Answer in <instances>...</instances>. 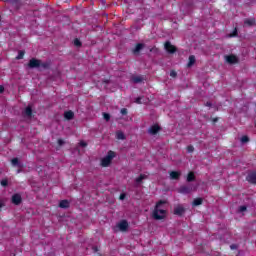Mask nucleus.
Wrapping results in <instances>:
<instances>
[{
	"instance_id": "9",
	"label": "nucleus",
	"mask_w": 256,
	"mask_h": 256,
	"mask_svg": "<svg viewBox=\"0 0 256 256\" xmlns=\"http://www.w3.org/2000/svg\"><path fill=\"white\" fill-rule=\"evenodd\" d=\"M160 131H161V126L159 124H154L149 128L148 133L150 135H157V133H159Z\"/></svg>"
},
{
	"instance_id": "31",
	"label": "nucleus",
	"mask_w": 256,
	"mask_h": 256,
	"mask_svg": "<svg viewBox=\"0 0 256 256\" xmlns=\"http://www.w3.org/2000/svg\"><path fill=\"white\" fill-rule=\"evenodd\" d=\"M187 151L188 153H193L195 151V147H193V145H189L187 146Z\"/></svg>"
},
{
	"instance_id": "45",
	"label": "nucleus",
	"mask_w": 256,
	"mask_h": 256,
	"mask_svg": "<svg viewBox=\"0 0 256 256\" xmlns=\"http://www.w3.org/2000/svg\"><path fill=\"white\" fill-rule=\"evenodd\" d=\"M2 208H3V203L0 202V209H2Z\"/></svg>"
},
{
	"instance_id": "13",
	"label": "nucleus",
	"mask_w": 256,
	"mask_h": 256,
	"mask_svg": "<svg viewBox=\"0 0 256 256\" xmlns=\"http://www.w3.org/2000/svg\"><path fill=\"white\" fill-rule=\"evenodd\" d=\"M169 175H170V179H172L173 181H178V179L181 178L180 171H170Z\"/></svg>"
},
{
	"instance_id": "37",
	"label": "nucleus",
	"mask_w": 256,
	"mask_h": 256,
	"mask_svg": "<svg viewBox=\"0 0 256 256\" xmlns=\"http://www.w3.org/2000/svg\"><path fill=\"white\" fill-rule=\"evenodd\" d=\"M170 77H173V78L177 77V72L175 70H172L170 72Z\"/></svg>"
},
{
	"instance_id": "38",
	"label": "nucleus",
	"mask_w": 256,
	"mask_h": 256,
	"mask_svg": "<svg viewBox=\"0 0 256 256\" xmlns=\"http://www.w3.org/2000/svg\"><path fill=\"white\" fill-rule=\"evenodd\" d=\"M79 145H80V147H87V142L82 140L79 142Z\"/></svg>"
},
{
	"instance_id": "41",
	"label": "nucleus",
	"mask_w": 256,
	"mask_h": 256,
	"mask_svg": "<svg viewBox=\"0 0 256 256\" xmlns=\"http://www.w3.org/2000/svg\"><path fill=\"white\" fill-rule=\"evenodd\" d=\"M103 83H105V85H108L109 79H104V80H103Z\"/></svg>"
},
{
	"instance_id": "11",
	"label": "nucleus",
	"mask_w": 256,
	"mask_h": 256,
	"mask_svg": "<svg viewBox=\"0 0 256 256\" xmlns=\"http://www.w3.org/2000/svg\"><path fill=\"white\" fill-rule=\"evenodd\" d=\"M142 49H145V44L137 43L136 46L132 49L133 55H139V53H141Z\"/></svg>"
},
{
	"instance_id": "19",
	"label": "nucleus",
	"mask_w": 256,
	"mask_h": 256,
	"mask_svg": "<svg viewBox=\"0 0 256 256\" xmlns=\"http://www.w3.org/2000/svg\"><path fill=\"white\" fill-rule=\"evenodd\" d=\"M116 138L119 139L120 141H125V133L123 131H117L116 132Z\"/></svg>"
},
{
	"instance_id": "6",
	"label": "nucleus",
	"mask_w": 256,
	"mask_h": 256,
	"mask_svg": "<svg viewBox=\"0 0 256 256\" xmlns=\"http://www.w3.org/2000/svg\"><path fill=\"white\" fill-rule=\"evenodd\" d=\"M246 181L250 183V185H256V170L250 171L246 176Z\"/></svg>"
},
{
	"instance_id": "47",
	"label": "nucleus",
	"mask_w": 256,
	"mask_h": 256,
	"mask_svg": "<svg viewBox=\"0 0 256 256\" xmlns=\"http://www.w3.org/2000/svg\"><path fill=\"white\" fill-rule=\"evenodd\" d=\"M234 35H237V31L234 32Z\"/></svg>"
},
{
	"instance_id": "4",
	"label": "nucleus",
	"mask_w": 256,
	"mask_h": 256,
	"mask_svg": "<svg viewBox=\"0 0 256 256\" xmlns=\"http://www.w3.org/2000/svg\"><path fill=\"white\" fill-rule=\"evenodd\" d=\"M164 49L170 55H173V53H177V47H175V45L171 44L170 41H166L164 43Z\"/></svg>"
},
{
	"instance_id": "48",
	"label": "nucleus",
	"mask_w": 256,
	"mask_h": 256,
	"mask_svg": "<svg viewBox=\"0 0 256 256\" xmlns=\"http://www.w3.org/2000/svg\"><path fill=\"white\" fill-rule=\"evenodd\" d=\"M102 3H105V0H102Z\"/></svg>"
},
{
	"instance_id": "3",
	"label": "nucleus",
	"mask_w": 256,
	"mask_h": 256,
	"mask_svg": "<svg viewBox=\"0 0 256 256\" xmlns=\"http://www.w3.org/2000/svg\"><path fill=\"white\" fill-rule=\"evenodd\" d=\"M127 229H129V222L127 220H122L113 227L114 233H119V231L125 232Z\"/></svg>"
},
{
	"instance_id": "18",
	"label": "nucleus",
	"mask_w": 256,
	"mask_h": 256,
	"mask_svg": "<svg viewBox=\"0 0 256 256\" xmlns=\"http://www.w3.org/2000/svg\"><path fill=\"white\" fill-rule=\"evenodd\" d=\"M193 207H199V205H203V198H195L192 202Z\"/></svg>"
},
{
	"instance_id": "44",
	"label": "nucleus",
	"mask_w": 256,
	"mask_h": 256,
	"mask_svg": "<svg viewBox=\"0 0 256 256\" xmlns=\"http://www.w3.org/2000/svg\"><path fill=\"white\" fill-rule=\"evenodd\" d=\"M217 121H219V118H214V119H213V122H214V123H217Z\"/></svg>"
},
{
	"instance_id": "35",
	"label": "nucleus",
	"mask_w": 256,
	"mask_h": 256,
	"mask_svg": "<svg viewBox=\"0 0 256 256\" xmlns=\"http://www.w3.org/2000/svg\"><path fill=\"white\" fill-rule=\"evenodd\" d=\"M125 197H127V194L121 193L119 196L120 201H125Z\"/></svg>"
},
{
	"instance_id": "24",
	"label": "nucleus",
	"mask_w": 256,
	"mask_h": 256,
	"mask_svg": "<svg viewBox=\"0 0 256 256\" xmlns=\"http://www.w3.org/2000/svg\"><path fill=\"white\" fill-rule=\"evenodd\" d=\"M40 67H42V69H50L51 67V62H42L40 60Z\"/></svg>"
},
{
	"instance_id": "29",
	"label": "nucleus",
	"mask_w": 256,
	"mask_h": 256,
	"mask_svg": "<svg viewBox=\"0 0 256 256\" xmlns=\"http://www.w3.org/2000/svg\"><path fill=\"white\" fill-rule=\"evenodd\" d=\"M241 143H249V136H242Z\"/></svg>"
},
{
	"instance_id": "32",
	"label": "nucleus",
	"mask_w": 256,
	"mask_h": 256,
	"mask_svg": "<svg viewBox=\"0 0 256 256\" xmlns=\"http://www.w3.org/2000/svg\"><path fill=\"white\" fill-rule=\"evenodd\" d=\"M1 185L2 187H7V185H9V181H7V179H4L1 181Z\"/></svg>"
},
{
	"instance_id": "36",
	"label": "nucleus",
	"mask_w": 256,
	"mask_h": 256,
	"mask_svg": "<svg viewBox=\"0 0 256 256\" xmlns=\"http://www.w3.org/2000/svg\"><path fill=\"white\" fill-rule=\"evenodd\" d=\"M120 113H121V115H127V113H128L127 108H122L120 110Z\"/></svg>"
},
{
	"instance_id": "7",
	"label": "nucleus",
	"mask_w": 256,
	"mask_h": 256,
	"mask_svg": "<svg viewBox=\"0 0 256 256\" xmlns=\"http://www.w3.org/2000/svg\"><path fill=\"white\" fill-rule=\"evenodd\" d=\"M226 62L229 63V65H235L239 63V58L235 56V54H230L225 56Z\"/></svg>"
},
{
	"instance_id": "21",
	"label": "nucleus",
	"mask_w": 256,
	"mask_h": 256,
	"mask_svg": "<svg viewBox=\"0 0 256 256\" xmlns=\"http://www.w3.org/2000/svg\"><path fill=\"white\" fill-rule=\"evenodd\" d=\"M186 181L188 183H191L193 181H195V173L194 172H189L186 178Z\"/></svg>"
},
{
	"instance_id": "12",
	"label": "nucleus",
	"mask_w": 256,
	"mask_h": 256,
	"mask_svg": "<svg viewBox=\"0 0 256 256\" xmlns=\"http://www.w3.org/2000/svg\"><path fill=\"white\" fill-rule=\"evenodd\" d=\"M191 191H193V187H191L189 185H182L179 188V193H182L184 195L191 193Z\"/></svg>"
},
{
	"instance_id": "5",
	"label": "nucleus",
	"mask_w": 256,
	"mask_h": 256,
	"mask_svg": "<svg viewBox=\"0 0 256 256\" xmlns=\"http://www.w3.org/2000/svg\"><path fill=\"white\" fill-rule=\"evenodd\" d=\"M28 67L30 69H39L41 67V60L32 58L29 60Z\"/></svg>"
},
{
	"instance_id": "23",
	"label": "nucleus",
	"mask_w": 256,
	"mask_h": 256,
	"mask_svg": "<svg viewBox=\"0 0 256 256\" xmlns=\"http://www.w3.org/2000/svg\"><path fill=\"white\" fill-rule=\"evenodd\" d=\"M25 115L26 117H33V108L31 106L25 108Z\"/></svg>"
},
{
	"instance_id": "26",
	"label": "nucleus",
	"mask_w": 256,
	"mask_h": 256,
	"mask_svg": "<svg viewBox=\"0 0 256 256\" xmlns=\"http://www.w3.org/2000/svg\"><path fill=\"white\" fill-rule=\"evenodd\" d=\"M132 81H133V83H142L143 82V77H141V76H134L132 78Z\"/></svg>"
},
{
	"instance_id": "46",
	"label": "nucleus",
	"mask_w": 256,
	"mask_h": 256,
	"mask_svg": "<svg viewBox=\"0 0 256 256\" xmlns=\"http://www.w3.org/2000/svg\"><path fill=\"white\" fill-rule=\"evenodd\" d=\"M17 173H21V169H18V170H17Z\"/></svg>"
},
{
	"instance_id": "40",
	"label": "nucleus",
	"mask_w": 256,
	"mask_h": 256,
	"mask_svg": "<svg viewBox=\"0 0 256 256\" xmlns=\"http://www.w3.org/2000/svg\"><path fill=\"white\" fill-rule=\"evenodd\" d=\"M230 249H232V250L237 249V244L230 245Z\"/></svg>"
},
{
	"instance_id": "17",
	"label": "nucleus",
	"mask_w": 256,
	"mask_h": 256,
	"mask_svg": "<svg viewBox=\"0 0 256 256\" xmlns=\"http://www.w3.org/2000/svg\"><path fill=\"white\" fill-rule=\"evenodd\" d=\"M143 179H147V175L140 174L139 177L135 179V183H137V185H141V183H143Z\"/></svg>"
},
{
	"instance_id": "42",
	"label": "nucleus",
	"mask_w": 256,
	"mask_h": 256,
	"mask_svg": "<svg viewBox=\"0 0 256 256\" xmlns=\"http://www.w3.org/2000/svg\"><path fill=\"white\" fill-rule=\"evenodd\" d=\"M3 91H5V87L0 86V93H3Z\"/></svg>"
},
{
	"instance_id": "2",
	"label": "nucleus",
	"mask_w": 256,
	"mask_h": 256,
	"mask_svg": "<svg viewBox=\"0 0 256 256\" xmlns=\"http://www.w3.org/2000/svg\"><path fill=\"white\" fill-rule=\"evenodd\" d=\"M117 157L115 151L110 150L107 152V155L101 159V167H109L111 165L113 159Z\"/></svg>"
},
{
	"instance_id": "43",
	"label": "nucleus",
	"mask_w": 256,
	"mask_h": 256,
	"mask_svg": "<svg viewBox=\"0 0 256 256\" xmlns=\"http://www.w3.org/2000/svg\"><path fill=\"white\" fill-rule=\"evenodd\" d=\"M211 105H212L211 102L206 103V107H211Z\"/></svg>"
},
{
	"instance_id": "15",
	"label": "nucleus",
	"mask_w": 256,
	"mask_h": 256,
	"mask_svg": "<svg viewBox=\"0 0 256 256\" xmlns=\"http://www.w3.org/2000/svg\"><path fill=\"white\" fill-rule=\"evenodd\" d=\"M73 117H75V113L73 111L68 110V111L64 112V118L67 121H71V119H73Z\"/></svg>"
},
{
	"instance_id": "34",
	"label": "nucleus",
	"mask_w": 256,
	"mask_h": 256,
	"mask_svg": "<svg viewBox=\"0 0 256 256\" xmlns=\"http://www.w3.org/2000/svg\"><path fill=\"white\" fill-rule=\"evenodd\" d=\"M142 99H143V97H137V98L135 99V103H137V105H141Z\"/></svg>"
},
{
	"instance_id": "25",
	"label": "nucleus",
	"mask_w": 256,
	"mask_h": 256,
	"mask_svg": "<svg viewBox=\"0 0 256 256\" xmlns=\"http://www.w3.org/2000/svg\"><path fill=\"white\" fill-rule=\"evenodd\" d=\"M244 23L245 25H249L250 27H252L253 25H255V20L254 18L246 19Z\"/></svg>"
},
{
	"instance_id": "22",
	"label": "nucleus",
	"mask_w": 256,
	"mask_h": 256,
	"mask_svg": "<svg viewBox=\"0 0 256 256\" xmlns=\"http://www.w3.org/2000/svg\"><path fill=\"white\" fill-rule=\"evenodd\" d=\"M195 65V55H190L188 59L187 67H193Z\"/></svg>"
},
{
	"instance_id": "16",
	"label": "nucleus",
	"mask_w": 256,
	"mask_h": 256,
	"mask_svg": "<svg viewBox=\"0 0 256 256\" xmlns=\"http://www.w3.org/2000/svg\"><path fill=\"white\" fill-rule=\"evenodd\" d=\"M60 209H69L70 203L69 200H61L59 203Z\"/></svg>"
},
{
	"instance_id": "30",
	"label": "nucleus",
	"mask_w": 256,
	"mask_h": 256,
	"mask_svg": "<svg viewBox=\"0 0 256 256\" xmlns=\"http://www.w3.org/2000/svg\"><path fill=\"white\" fill-rule=\"evenodd\" d=\"M23 57H25V51H20L16 59H23Z\"/></svg>"
},
{
	"instance_id": "8",
	"label": "nucleus",
	"mask_w": 256,
	"mask_h": 256,
	"mask_svg": "<svg viewBox=\"0 0 256 256\" xmlns=\"http://www.w3.org/2000/svg\"><path fill=\"white\" fill-rule=\"evenodd\" d=\"M11 201L13 203V205H21V203H23V198L21 197V194H13Z\"/></svg>"
},
{
	"instance_id": "27",
	"label": "nucleus",
	"mask_w": 256,
	"mask_h": 256,
	"mask_svg": "<svg viewBox=\"0 0 256 256\" xmlns=\"http://www.w3.org/2000/svg\"><path fill=\"white\" fill-rule=\"evenodd\" d=\"M103 118L105 121H110L111 120V114L104 112L103 113Z\"/></svg>"
},
{
	"instance_id": "33",
	"label": "nucleus",
	"mask_w": 256,
	"mask_h": 256,
	"mask_svg": "<svg viewBox=\"0 0 256 256\" xmlns=\"http://www.w3.org/2000/svg\"><path fill=\"white\" fill-rule=\"evenodd\" d=\"M245 211H247V206L244 205L239 207V213H243Z\"/></svg>"
},
{
	"instance_id": "14",
	"label": "nucleus",
	"mask_w": 256,
	"mask_h": 256,
	"mask_svg": "<svg viewBox=\"0 0 256 256\" xmlns=\"http://www.w3.org/2000/svg\"><path fill=\"white\" fill-rule=\"evenodd\" d=\"M8 3L14 6V9H16V11H19L21 9V0H8Z\"/></svg>"
},
{
	"instance_id": "10",
	"label": "nucleus",
	"mask_w": 256,
	"mask_h": 256,
	"mask_svg": "<svg viewBox=\"0 0 256 256\" xmlns=\"http://www.w3.org/2000/svg\"><path fill=\"white\" fill-rule=\"evenodd\" d=\"M174 215H178V217H183V215H185V207L181 205L174 207Z\"/></svg>"
},
{
	"instance_id": "20",
	"label": "nucleus",
	"mask_w": 256,
	"mask_h": 256,
	"mask_svg": "<svg viewBox=\"0 0 256 256\" xmlns=\"http://www.w3.org/2000/svg\"><path fill=\"white\" fill-rule=\"evenodd\" d=\"M11 163H12V165H13L14 167H19V169H21V167H23V166L21 165V162H19V158H13V159L11 160Z\"/></svg>"
},
{
	"instance_id": "1",
	"label": "nucleus",
	"mask_w": 256,
	"mask_h": 256,
	"mask_svg": "<svg viewBox=\"0 0 256 256\" xmlns=\"http://www.w3.org/2000/svg\"><path fill=\"white\" fill-rule=\"evenodd\" d=\"M162 205H165V200H160L155 205V208L152 212V217L155 219V221H161L167 217V210L161 209Z\"/></svg>"
},
{
	"instance_id": "28",
	"label": "nucleus",
	"mask_w": 256,
	"mask_h": 256,
	"mask_svg": "<svg viewBox=\"0 0 256 256\" xmlns=\"http://www.w3.org/2000/svg\"><path fill=\"white\" fill-rule=\"evenodd\" d=\"M74 45H75V47H81V40H79L78 38H75L74 39Z\"/></svg>"
},
{
	"instance_id": "39",
	"label": "nucleus",
	"mask_w": 256,
	"mask_h": 256,
	"mask_svg": "<svg viewBox=\"0 0 256 256\" xmlns=\"http://www.w3.org/2000/svg\"><path fill=\"white\" fill-rule=\"evenodd\" d=\"M65 144V141H63V139H58V145H64Z\"/></svg>"
}]
</instances>
